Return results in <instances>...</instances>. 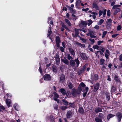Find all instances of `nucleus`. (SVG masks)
I'll return each mask as SVG.
<instances>
[{
	"label": "nucleus",
	"mask_w": 122,
	"mask_h": 122,
	"mask_svg": "<svg viewBox=\"0 0 122 122\" xmlns=\"http://www.w3.org/2000/svg\"><path fill=\"white\" fill-rule=\"evenodd\" d=\"M55 58L56 64H59L60 63V58L59 55L58 54H56L55 57Z\"/></svg>",
	"instance_id": "nucleus-16"
},
{
	"label": "nucleus",
	"mask_w": 122,
	"mask_h": 122,
	"mask_svg": "<svg viewBox=\"0 0 122 122\" xmlns=\"http://www.w3.org/2000/svg\"><path fill=\"white\" fill-rule=\"evenodd\" d=\"M120 10L121 9L120 8H116L113 13L114 15H116L117 13L119 12Z\"/></svg>",
	"instance_id": "nucleus-27"
},
{
	"label": "nucleus",
	"mask_w": 122,
	"mask_h": 122,
	"mask_svg": "<svg viewBox=\"0 0 122 122\" xmlns=\"http://www.w3.org/2000/svg\"><path fill=\"white\" fill-rule=\"evenodd\" d=\"M87 66V64H86L84 66H83L82 69V70H83L84 71H85V70H86Z\"/></svg>",
	"instance_id": "nucleus-47"
},
{
	"label": "nucleus",
	"mask_w": 122,
	"mask_h": 122,
	"mask_svg": "<svg viewBox=\"0 0 122 122\" xmlns=\"http://www.w3.org/2000/svg\"><path fill=\"white\" fill-rule=\"evenodd\" d=\"M84 71L82 70V68H81L78 71V74L80 75Z\"/></svg>",
	"instance_id": "nucleus-34"
},
{
	"label": "nucleus",
	"mask_w": 122,
	"mask_h": 122,
	"mask_svg": "<svg viewBox=\"0 0 122 122\" xmlns=\"http://www.w3.org/2000/svg\"><path fill=\"white\" fill-rule=\"evenodd\" d=\"M88 23H87V24L88 26H90L91 25L93 22L92 20H87Z\"/></svg>",
	"instance_id": "nucleus-40"
},
{
	"label": "nucleus",
	"mask_w": 122,
	"mask_h": 122,
	"mask_svg": "<svg viewBox=\"0 0 122 122\" xmlns=\"http://www.w3.org/2000/svg\"><path fill=\"white\" fill-rule=\"evenodd\" d=\"M67 56V58L68 60H70L71 59H72L73 58L72 57V56H71L70 54H67V55L66 56Z\"/></svg>",
	"instance_id": "nucleus-44"
},
{
	"label": "nucleus",
	"mask_w": 122,
	"mask_h": 122,
	"mask_svg": "<svg viewBox=\"0 0 122 122\" xmlns=\"http://www.w3.org/2000/svg\"><path fill=\"white\" fill-rule=\"evenodd\" d=\"M39 71L40 73H42V70L41 69V65H40L39 68Z\"/></svg>",
	"instance_id": "nucleus-59"
},
{
	"label": "nucleus",
	"mask_w": 122,
	"mask_h": 122,
	"mask_svg": "<svg viewBox=\"0 0 122 122\" xmlns=\"http://www.w3.org/2000/svg\"><path fill=\"white\" fill-rule=\"evenodd\" d=\"M79 29H77L76 28H75L74 29L75 34L76 35H78L79 34V30H79Z\"/></svg>",
	"instance_id": "nucleus-36"
},
{
	"label": "nucleus",
	"mask_w": 122,
	"mask_h": 122,
	"mask_svg": "<svg viewBox=\"0 0 122 122\" xmlns=\"http://www.w3.org/2000/svg\"><path fill=\"white\" fill-rule=\"evenodd\" d=\"M6 103L7 106L9 107H10L11 100L7 99L6 100Z\"/></svg>",
	"instance_id": "nucleus-21"
},
{
	"label": "nucleus",
	"mask_w": 122,
	"mask_h": 122,
	"mask_svg": "<svg viewBox=\"0 0 122 122\" xmlns=\"http://www.w3.org/2000/svg\"><path fill=\"white\" fill-rule=\"evenodd\" d=\"M107 33V31H104L102 33V38H104L105 36Z\"/></svg>",
	"instance_id": "nucleus-45"
},
{
	"label": "nucleus",
	"mask_w": 122,
	"mask_h": 122,
	"mask_svg": "<svg viewBox=\"0 0 122 122\" xmlns=\"http://www.w3.org/2000/svg\"><path fill=\"white\" fill-rule=\"evenodd\" d=\"M107 16H109L110 15V11L109 10H108L107 13Z\"/></svg>",
	"instance_id": "nucleus-54"
},
{
	"label": "nucleus",
	"mask_w": 122,
	"mask_h": 122,
	"mask_svg": "<svg viewBox=\"0 0 122 122\" xmlns=\"http://www.w3.org/2000/svg\"><path fill=\"white\" fill-rule=\"evenodd\" d=\"M115 116V115L111 113L109 114L107 116V119L108 121H109L111 118Z\"/></svg>",
	"instance_id": "nucleus-18"
},
{
	"label": "nucleus",
	"mask_w": 122,
	"mask_h": 122,
	"mask_svg": "<svg viewBox=\"0 0 122 122\" xmlns=\"http://www.w3.org/2000/svg\"><path fill=\"white\" fill-rule=\"evenodd\" d=\"M117 91V88L115 86L112 85L111 87V93L115 94Z\"/></svg>",
	"instance_id": "nucleus-12"
},
{
	"label": "nucleus",
	"mask_w": 122,
	"mask_h": 122,
	"mask_svg": "<svg viewBox=\"0 0 122 122\" xmlns=\"http://www.w3.org/2000/svg\"><path fill=\"white\" fill-rule=\"evenodd\" d=\"M121 25H118L117 27V30H120L121 28Z\"/></svg>",
	"instance_id": "nucleus-53"
},
{
	"label": "nucleus",
	"mask_w": 122,
	"mask_h": 122,
	"mask_svg": "<svg viewBox=\"0 0 122 122\" xmlns=\"http://www.w3.org/2000/svg\"><path fill=\"white\" fill-rule=\"evenodd\" d=\"M93 48L94 49H97V50L99 48V46L97 45H94V46H93Z\"/></svg>",
	"instance_id": "nucleus-46"
},
{
	"label": "nucleus",
	"mask_w": 122,
	"mask_h": 122,
	"mask_svg": "<svg viewBox=\"0 0 122 122\" xmlns=\"http://www.w3.org/2000/svg\"><path fill=\"white\" fill-rule=\"evenodd\" d=\"M62 101L64 103V104L65 105L67 106L69 104L68 103L66 100L65 99H63L62 100Z\"/></svg>",
	"instance_id": "nucleus-35"
},
{
	"label": "nucleus",
	"mask_w": 122,
	"mask_h": 122,
	"mask_svg": "<svg viewBox=\"0 0 122 122\" xmlns=\"http://www.w3.org/2000/svg\"><path fill=\"white\" fill-rule=\"evenodd\" d=\"M61 61L62 62L66 65L69 66V63L68 61L65 57H64V59H61Z\"/></svg>",
	"instance_id": "nucleus-13"
},
{
	"label": "nucleus",
	"mask_w": 122,
	"mask_h": 122,
	"mask_svg": "<svg viewBox=\"0 0 122 122\" xmlns=\"http://www.w3.org/2000/svg\"><path fill=\"white\" fill-rule=\"evenodd\" d=\"M105 95L106 97V99L107 101H108L110 99V94L108 92H106L105 93Z\"/></svg>",
	"instance_id": "nucleus-10"
},
{
	"label": "nucleus",
	"mask_w": 122,
	"mask_h": 122,
	"mask_svg": "<svg viewBox=\"0 0 122 122\" xmlns=\"http://www.w3.org/2000/svg\"><path fill=\"white\" fill-rule=\"evenodd\" d=\"M116 116L118 122H120L122 118V113L121 112H118L116 113Z\"/></svg>",
	"instance_id": "nucleus-3"
},
{
	"label": "nucleus",
	"mask_w": 122,
	"mask_h": 122,
	"mask_svg": "<svg viewBox=\"0 0 122 122\" xmlns=\"http://www.w3.org/2000/svg\"><path fill=\"white\" fill-rule=\"evenodd\" d=\"M81 91H82L81 86H78V89L73 88L71 91V94L72 96L75 97L77 96V94H79L81 93Z\"/></svg>",
	"instance_id": "nucleus-2"
},
{
	"label": "nucleus",
	"mask_w": 122,
	"mask_h": 122,
	"mask_svg": "<svg viewBox=\"0 0 122 122\" xmlns=\"http://www.w3.org/2000/svg\"><path fill=\"white\" fill-rule=\"evenodd\" d=\"M44 80L46 81H51V78L49 74H46L43 76Z\"/></svg>",
	"instance_id": "nucleus-5"
},
{
	"label": "nucleus",
	"mask_w": 122,
	"mask_h": 122,
	"mask_svg": "<svg viewBox=\"0 0 122 122\" xmlns=\"http://www.w3.org/2000/svg\"><path fill=\"white\" fill-rule=\"evenodd\" d=\"M54 107L55 109H56V110H57L58 109V105L56 104H55L54 105Z\"/></svg>",
	"instance_id": "nucleus-48"
},
{
	"label": "nucleus",
	"mask_w": 122,
	"mask_h": 122,
	"mask_svg": "<svg viewBox=\"0 0 122 122\" xmlns=\"http://www.w3.org/2000/svg\"><path fill=\"white\" fill-rule=\"evenodd\" d=\"M78 29L80 30L81 31H82L84 33H86L87 32V30L86 29L84 30L81 29Z\"/></svg>",
	"instance_id": "nucleus-57"
},
{
	"label": "nucleus",
	"mask_w": 122,
	"mask_h": 122,
	"mask_svg": "<svg viewBox=\"0 0 122 122\" xmlns=\"http://www.w3.org/2000/svg\"><path fill=\"white\" fill-rule=\"evenodd\" d=\"M68 49L70 54L71 55H72L73 56H75V52L74 50H73L71 47H70L68 48Z\"/></svg>",
	"instance_id": "nucleus-9"
},
{
	"label": "nucleus",
	"mask_w": 122,
	"mask_h": 122,
	"mask_svg": "<svg viewBox=\"0 0 122 122\" xmlns=\"http://www.w3.org/2000/svg\"><path fill=\"white\" fill-rule=\"evenodd\" d=\"M74 61L76 63V67H77L79 66V65L80 63V61L78 59V58L75 59Z\"/></svg>",
	"instance_id": "nucleus-28"
},
{
	"label": "nucleus",
	"mask_w": 122,
	"mask_h": 122,
	"mask_svg": "<svg viewBox=\"0 0 122 122\" xmlns=\"http://www.w3.org/2000/svg\"><path fill=\"white\" fill-rule=\"evenodd\" d=\"M74 102L72 103H69V106L68 107V108H70V107L74 108L75 106Z\"/></svg>",
	"instance_id": "nucleus-25"
},
{
	"label": "nucleus",
	"mask_w": 122,
	"mask_h": 122,
	"mask_svg": "<svg viewBox=\"0 0 122 122\" xmlns=\"http://www.w3.org/2000/svg\"><path fill=\"white\" fill-rule=\"evenodd\" d=\"M55 41L57 49H58L59 48V47L60 50L62 52H64V49L62 46H60V44L61 42V41L60 40V38L59 36H56Z\"/></svg>",
	"instance_id": "nucleus-1"
},
{
	"label": "nucleus",
	"mask_w": 122,
	"mask_h": 122,
	"mask_svg": "<svg viewBox=\"0 0 122 122\" xmlns=\"http://www.w3.org/2000/svg\"><path fill=\"white\" fill-rule=\"evenodd\" d=\"M95 111L96 113L102 112V109L99 107H96L95 109Z\"/></svg>",
	"instance_id": "nucleus-17"
},
{
	"label": "nucleus",
	"mask_w": 122,
	"mask_h": 122,
	"mask_svg": "<svg viewBox=\"0 0 122 122\" xmlns=\"http://www.w3.org/2000/svg\"><path fill=\"white\" fill-rule=\"evenodd\" d=\"M86 86V85L83 82H82L80 83V84L79 86H81L82 88L84 89V87H85Z\"/></svg>",
	"instance_id": "nucleus-32"
},
{
	"label": "nucleus",
	"mask_w": 122,
	"mask_h": 122,
	"mask_svg": "<svg viewBox=\"0 0 122 122\" xmlns=\"http://www.w3.org/2000/svg\"><path fill=\"white\" fill-rule=\"evenodd\" d=\"M119 60L120 61H122V54L119 56Z\"/></svg>",
	"instance_id": "nucleus-64"
},
{
	"label": "nucleus",
	"mask_w": 122,
	"mask_h": 122,
	"mask_svg": "<svg viewBox=\"0 0 122 122\" xmlns=\"http://www.w3.org/2000/svg\"><path fill=\"white\" fill-rule=\"evenodd\" d=\"M106 27L107 29H110L111 28V26L110 25H108L107 24H106Z\"/></svg>",
	"instance_id": "nucleus-51"
},
{
	"label": "nucleus",
	"mask_w": 122,
	"mask_h": 122,
	"mask_svg": "<svg viewBox=\"0 0 122 122\" xmlns=\"http://www.w3.org/2000/svg\"><path fill=\"white\" fill-rule=\"evenodd\" d=\"M105 60L104 59H101L100 60V63L101 65H102L103 64Z\"/></svg>",
	"instance_id": "nucleus-41"
},
{
	"label": "nucleus",
	"mask_w": 122,
	"mask_h": 122,
	"mask_svg": "<svg viewBox=\"0 0 122 122\" xmlns=\"http://www.w3.org/2000/svg\"><path fill=\"white\" fill-rule=\"evenodd\" d=\"M95 121L96 122H103L102 120L98 117H96L95 118Z\"/></svg>",
	"instance_id": "nucleus-29"
},
{
	"label": "nucleus",
	"mask_w": 122,
	"mask_h": 122,
	"mask_svg": "<svg viewBox=\"0 0 122 122\" xmlns=\"http://www.w3.org/2000/svg\"><path fill=\"white\" fill-rule=\"evenodd\" d=\"M106 9H105L103 12V17H105V15H106Z\"/></svg>",
	"instance_id": "nucleus-55"
},
{
	"label": "nucleus",
	"mask_w": 122,
	"mask_h": 122,
	"mask_svg": "<svg viewBox=\"0 0 122 122\" xmlns=\"http://www.w3.org/2000/svg\"><path fill=\"white\" fill-rule=\"evenodd\" d=\"M60 108L61 110L63 111L66 110L67 108H68V107L66 106H62Z\"/></svg>",
	"instance_id": "nucleus-43"
},
{
	"label": "nucleus",
	"mask_w": 122,
	"mask_h": 122,
	"mask_svg": "<svg viewBox=\"0 0 122 122\" xmlns=\"http://www.w3.org/2000/svg\"><path fill=\"white\" fill-rule=\"evenodd\" d=\"M89 40L91 41V44H93L94 43L95 40L94 39H89Z\"/></svg>",
	"instance_id": "nucleus-50"
},
{
	"label": "nucleus",
	"mask_w": 122,
	"mask_h": 122,
	"mask_svg": "<svg viewBox=\"0 0 122 122\" xmlns=\"http://www.w3.org/2000/svg\"><path fill=\"white\" fill-rule=\"evenodd\" d=\"M71 13H72L73 14H75L76 12V10H74L72 8L71 9V11H70Z\"/></svg>",
	"instance_id": "nucleus-49"
},
{
	"label": "nucleus",
	"mask_w": 122,
	"mask_h": 122,
	"mask_svg": "<svg viewBox=\"0 0 122 122\" xmlns=\"http://www.w3.org/2000/svg\"><path fill=\"white\" fill-rule=\"evenodd\" d=\"M120 6V5H115L113 6L112 9H116V8H118V7H119Z\"/></svg>",
	"instance_id": "nucleus-39"
},
{
	"label": "nucleus",
	"mask_w": 122,
	"mask_h": 122,
	"mask_svg": "<svg viewBox=\"0 0 122 122\" xmlns=\"http://www.w3.org/2000/svg\"><path fill=\"white\" fill-rule=\"evenodd\" d=\"M81 88L82 89V91H81L83 92H85L84 93L82 94V95L84 97H85L86 94L87 92L88 91L89 88L88 87H86L85 88V89H83L81 87Z\"/></svg>",
	"instance_id": "nucleus-6"
},
{
	"label": "nucleus",
	"mask_w": 122,
	"mask_h": 122,
	"mask_svg": "<svg viewBox=\"0 0 122 122\" xmlns=\"http://www.w3.org/2000/svg\"><path fill=\"white\" fill-rule=\"evenodd\" d=\"M69 65H70L72 67H74L76 65L75 62L74 60H73L71 59L69 61Z\"/></svg>",
	"instance_id": "nucleus-15"
},
{
	"label": "nucleus",
	"mask_w": 122,
	"mask_h": 122,
	"mask_svg": "<svg viewBox=\"0 0 122 122\" xmlns=\"http://www.w3.org/2000/svg\"><path fill=\"white\" fill-rule=\"evenodd\" d=\"M57 67L56 66L53 65L52 66V70L55 73L57 72Z\"/></svg>",
	"instance_id": "nucleus-33"
},
{
	"label": "nucleus",
	"mask_w": 122,
	"mask_h": 122,
	"mask_svg": "<svg viewBox=\"0 0 122 122\" xmlns=\"http://www.w3.org/2000/svg\"><path fill=\"white\" fill-rule=\"evenodd\" d=\"M79 112L81 114H83L84 113L83 107H79L78 110Z\"/></svg>",
	"instance_id": "nucleus-19"
},
{
	"label": "nucleus",
	"mask_w": 122,
	"mask_h": 122,
	"mask_svg": "<svg viewBox=\"0 0 122 122\" xmlns=\"http://www.w3.org/2000/svg\"><path fill=\"white\" fill-rule=\"evenodd\" d=\"M80 56L83 60H87L88 58L86 56V54L85 53H82L80 54Z\"/></svg>",
	"instance_id": "nucleus-11"
},
{
	"label": "nucleus",
	"mask_w": 122,
	"mask_h": 122,
	"mask_svg": "<svg viewBox=\"0 0 122 122\" xmlns=\"http://www.w3.org/2000/svg\"><path fill=\"white\" fill-rule=\"evenodd\" d=\"M94 86V91L97 92L100 87V84L98 82H97L94 84L93 86H91V87Z\"/></svg>",
	"instance_id": "nucleus-4"
},
{
	"label": "nucleus",
	"mask_w": 122,
	"mask_h": 122,
	"mask_svg": "<svg viewBox=\"0 0 122 122\" xmlns=\"http://www.w3.org/2000/svg\"><path fill=\"white\" fill-rule=\"evenodd\" d=\"M107 80L109 81H111V79L109 75H107Z\"/></svg>",
	"instance_id": "nucleus-63"
},
{
	"label": "nucleus",
	"mask_w": 122,
	"mask_h": 122,
	"mask_svg": "<svg viewBox=\"0 0 122 122\" xmlns=\"http://www.w3.org/2000/svg\"><path fill=\"white\" fill-rule=\"evenodd\" d=\"M103 42V41H98L97 42V44H98V45H100L101 44V43H102Z\"/></svg>",
	"instance_id": "nucleus-58"
},
{
	"label": "nucleus",
	"mask_w": 122,
	"mask_h": 122,
	"mask_svg": "<svg viewBox=\"0 0 122 122\" xmlns=\"http://www.w3.org/2000/svg\"><path fill=\"white\" fill-rule=\"evenodd\" d=\"M60 90L63 95H66V92L65 89L63 88H61L60 89Z\"/></svg>",
	"instance_id": "nucleus-23"
},
{
	"label": "nucleus",
	"mask_w": 122,
	"mask_h": 122,
	"mask_svg": "<svg viewBox=\"0 0 122 122\" xmlns=\"http://www.w3.org/2000/svg\"><path fill=\"white\" fill-rule=\"evenodd\" d=\"M104 22V20L102 19H101L98 22L97 24L98 25H100L102 24Z\"/></svg>",
	"instance_id": "nucleus-38"
},
{
	"label": "nucleus",
	"mask_w": 122,
	"mask_h": 122,
	"mask_svg": "<svg viewBox=\"0 0 122 122\" xmlns=\"http://www.w3.org/2000/svg\"><path fill=\"white\" fill-rule=\"evenodd\" d=\"M73 115L72 112L71 111H68L66 115V117L67 118H69L72 117Z\"/></svg>",
	"instance_id": "nucleus-14"
},
{
	"label": "nucleus",
	"mask_w": 122,
	"mask_h": 122,
	"mask_svg": "<svg viewBox=\"0 0 122 122\" xmlns=\"http://www.w3.org/2000/svg\"><path fill=\"white\" fill-rule=\"evenodd\" d=\"M53 93L55 97V98H59V96L57 93H56V92H54Z\"/></svg>",
	"instance_id": "nucleus-42"
},
{
	"label": "nucleus",
	"mask_w": 122,
	"mask_h": 122,
	"mask_svg": "<svg viewBox=\"0 0 122 122\" xmlns=\"http://www.w3.org/2000/svg\"><path fill=\"white\" fill-rule=\"evenodd\" d=\"M68 86L70 89H71L73 88V85L72 83L70 82L68 84Z\"/></svg>",
	"instance_id": "nucleus-31"
},
{
	"label": "nucleus",
	"mask_w": 122,
	"mask_h": 122,
	"mask_svg": "<svg viewBox=\"0 0 122 122\" xmlns=\"http://www.w3.org/2000/svg\"><path fill=\"white\" fill-rule=\"evenodd\" d=\"M99 76L97 74H94L93 77V79L94 81H97L98 79Z\"/></svg>",
	"instance_id": "nucleus-24"
},
{
	"label": "nucleus",
	"mask_w": 122,
	"mask_h": 122,
	"mask_svg": "<svg viewBox=\"0 0 122 122\" xmlns=\"http://www.w3.org/2000/svg\"><path fill=\"white\" fill-rule=\"evenodd\" d=\"M98 117L100 118L102 120L104 119V114L102 113H100L98 115Z\"/></svg>",
	"instance_id": "nucleus-26"
},
{
	"label": "nucleus",
	"mask_w": 122,
	"mask_h": 122,
	"mask_svg": "<svg viewBox=\"0 0 122 122\" xmlns=\"http://www.w3.org/2000/svg\"><path fill=\"white\" fill-rule=\"evenodd\" d=\"M119 34H117L112 35V37L113 38H115L118 35H119Z\"/></svg>",
	"instance_id": "nucleus-52"
},
{
	"label": "nucleus",
	"mask_w": 122,
	"mask_h": 122,
	"mask_svg": "<svg viewBox=\"0 0 122 122\" xmlns=\"http://www.w3.org/2000/svg\"><path fill=\"white\" fill-rule=\"evenodd\" d=\"M49 120L50 121L52 122L54 120V118L53 116L51 115L49 117Z\"/></svg>",
	"instance_id": "nucleus-37"
},
{
	"label": "nucleus",
	"mask_w": 122,
	"mask_h": 122,
	"mask_svg": "<svg viewBox=\"0 0 122 122\" xmlns=\"http://www.w3.org/2000/svg\"><path fill=\"white\" fill-rule=\"evenodd\" d=\"M79 47H81V44L78 42H76L75 43Z\"/></svg>",
	"instance_id": "nucleus-61"
},
{
	"label": "nucleus",
	"mask_w": 122,
	"mask_h": 122,
	"mask_svg": "<svg viewBox=\"0 0 122 122\" xmlns=\"http://www.w3.org/2000/svg\"><path fill=\"white\" fill-rule=\"evenodd\" d=\"M70 93V92L69 91H68L67 92H66V96L68 97V96H69Z\"/></svg>",
	"instance_id": "nucleus-62"
},
{
	"label": "nucleus",
	"mask_w": 122,
	"mask_h": 122,
	"mask_svg": "<svg viewBox=\"0 0 122 122\" xmlns=\"http://www.w3.org/2000/svg\"><path fill=\"white\" fill-rule=\"evenodd\" d=\"M64 20L68 24L69 26H71V23L68 19H65Z\"/></svg>",
	"instance_id": "nucleus-30"
},
{
	"label": "nucleus",
	"mask_w": 122,
	"mask_h": 122,
	"mask_svg": "<svg viewBox=\"0 0 122 122\" xmlns=\"http://www.w3.org/2000/svg\"><path fill=\"white\" fill-rule=\"evenodd\" d=\"M113 79L117 83H120L121 82L119 76L117 74L115 75Z\"/></svg>",
	"instance_id": "nucleus-8"
},
{
	"label": "nucleus",
	"mask_w": 122,
	"mask_h": 122,
	"mask_svg": "<svg viewBox=\"0 0 122 122\" xmlns=\"http://www.w3.org/2000/svg\"><path fill=\"white\" fill-rule=\"evenodd\" d=\"M87 24V22L86 21H84L81 20V22L80 24L79 25V26H80L81 25H86Z\"/></svg>",
	"instance_id": "nucleus-20"
},
{
	"label": "nucleus",
	"mask_w": 122,
	"mask_h": 122,
	"mask_svg": "<svg viewBox=\"0 0 122 122\" xmlns=\"http://www.w3.org/2000/svg\"><path fill=\"white\" fill-rule=\"evenodd\" d=\"M48 32L49 34H51L52 33V31L51 30V27H49V29L48 30Z\"/></svg>",
	"instance_id": "nucleus-60"
},
{
	"label": "nucleus",
	"mask_w": 122,
	"mask_h": 122,
	"mask_svg": "<svg viewBox=\"0 0 122 122\" xmlns=\"http://www.w3.org/2000/svg\"><path fill=\"white\" fill-rule=\"evenodd\" d=\"M54 100L56 101L58 103H59L60 100L59 99H57V98L55 97L54 98Z\"/></svg>",
	"instance_id": "nucleus-56"
},
{
	"label": "nucleus",
	"mask_w": 122,
	"mask_h": 122,
	"mask_svg": "<svg viewBox=\"0 0 122 122\" xmlns=\"http://www.w3.org/2000/svg\"><path fill=\"white\" fill-rule=\"evenodd\" d=\"M59 76V82L60 83H63L65 79V76L64 75L61 74Z\"/></svg>",
	"instance_id": "nucleus-7"
},
{
	"label": "nucleus",
	"mask_w": 122,
	"mask_h": 122,
	"mask_svg": "<svg viewBox=\"0 0 122 122\" xmlns=\"http://www.w3.org/2000/svg\"><path fill=\"white\" fill-rule=\"evenodd\" d=\"M92 7L96 9L97 10H99V8L97 5L95 3H93L92 4Z\"/></svg>",
	"instance_id": "nucleus-22"
}]
</instances>
